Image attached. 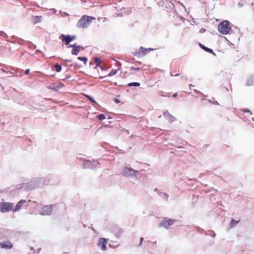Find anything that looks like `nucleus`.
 <instances>
[{"label": "nucleus", "mask_w": 254, "mask_h": 254, "mask_svg": "<svg viewBox=\"0 0 254 254\" xmlns=\"http://www.w3.org/2000/svg\"><path fill=\"white\" fill-rule=\"evenodd\" d=\"M108 243V239L105 238H100L98 242V245L101 247L102 251H105L107 249L106 245Z\"/></svg>", "instance_id": "nucleus-11"}, {"label": "nucleus", "mask_w": 254, "mask_h": 254, "mask_svg": "<svg viewBox=\"0 0 254 254\" xmlns=\"http://www.w3.org/2000/svg\"><path fill=\"white\" fill-rule=\"evenodd\" d=\"M43 184V180L39 178H34L30 182L24 185L25 188L28 190H34L40 187Z\"/></svg>", "instance_id": "nucleus-2"}, {"label": "nucleus", "mask_w": 254, "mask_h": 254, "mask_svg": "<svg viewBox=\"0 0 254 254\" xmlns=\"http://www.w3.org/2000/svg\"><path fill=\"white\" fill-rule=\"evenodd\" d=\"M100 164L96 160H86L84 163V166L86 168L93 169L94 168L97 167V166Z\"/></svg>", "instance_id": "nucleus-9"}, {"label": "nucleus", "mask_w": 254, "mask_h": 254, "mask_svg": "<svg viewBox=\"0 0 254 254\" xmlns=\"http://www.w3.org/2000/svg\"><path fill=\"white\" fill-rule=\"evenodd\" d=\"M178 148H182V147L179 146V147H178Z\"/></svg>", "instance_id": "nucleus-49"}, {"label": "nucleus", "mask_w": 254, "mask_h": 254, "mask_svg": "<svg viewBox=\"0 0 254 254\" xmlns=\"http://www.w3.org/2000/svg\"><path fill=\"white\" fill-rule=\"evenodd\" d=\"M117 64H118V66H121V64L120 63H119V62H118L117 63Z\"/></svg>", "instance_id": "nucleus-40"}, {"label": "nucleus", "mask_w": 254, "mask_h": 254, "mask_svg": "<svg viewBox=\"0 0 254 254\" xmlns=\"http://www.w3.org/2000/svg\"><path fill=\"white\" fill-rule=\"evenodd\" d=\"M0 33L3 34V36H5V37L7 36V35L5 33H4L3 32L0 31ZM0 35H2L0 34Z\"/></svg>", "instance_id": "nucleus-35"}, {"label": "nucleus", "mask_w": 254, "mask_h": 254, "mask_svg": "<svg viewBox=\"0 0 254 254\" xmlns=\"http://www.w3.org/2000/svg\"><path fill=\"white\" fill-rule=\"evenodd\" d=\"M244 112H246V113H250L251 114H252L251 111L250 110L248 109H243L242 110Z\"/></svg>", "instance_id": "nucleus-34"}, {"label": "nucleus", "mask_w": 254, "mask_h": 254, "mask_svg": "<svg viewBox=\"0 0 254 254\" xmlns=\"http://www.w3.org/2000/svg\"><path fill=\"white\" fill-rule=\"evenodd\" d=\"M64 85L62 83L53 84L52 85L49 86V88L58 91Z\"/></svg>", "instance_id": "nucleus-14"}, {"label": "nucleus", "mask_w": 254, "mask_h": 254, "mask_svg": "<svg viewBox=\"0 0 254 254\" xmlns=\"http://www.w3.org/2000/svg\"><path fill=\"white\" fill-rule=\"evenodd\" d=\"M231 28L230 26V22L228 20H224L219 24L218 26V31L223 35L229 33Z\"/></svg>", "instance_id": "nucleus-3"}, {"label": "nucleus", "mask_w": 254, "mask_h": 254, "mask_svg": "<svg viewBox=\"0 0 254 254\" xmlns=\"http://www.w3.org/2000/svg\"><path fill=\"white\" fill-rule=\"evenodd\" d=\"M175 222L176 220L174 219L165 218L160 221L159 227H164L167 229L170 226H172Z\"/></svg>", "instance_id": "nucleus-5"}, {"label": "nucleus", "mask_w": 254, "mask_h": 254, "mask_svg": "<svg viewBox=\"0 0 254 254\" xmlns=\"http://www.w3.org/2000/svg\"><path fill=\"white\" fill-rule=\"evenodd\" d=\"M54 207H55L54 204L43 206L39 212V214L41 215H50Z\"/></svg>", "instance_id": "nucleus-7"}, {"label": "nucleus", "mask_w": 254, "mask_h": 254, "mask_svg": "<svg viewBox=\"0 0 254 254\" xmlns=\"http://www.w3.org/2000/svg\"><path fill=\"white\" fill-rule=\"evenodd\" d=\"M130 69L132 70H140L139 68H138V67H133V66L131 67Z\"/></svg>", "instance_id": "nucleus-32"}, {"label": "nucleus", "mask_w": 254, "mask_h": 254, "mask_svg": "<svg viewBox=\"0 0 254 254\" xmlns=\"http://www.w3.org/2000/svg\"><path fill=\"white\" fill-rule=\"evenodd\" d=\"M95 18L93 16H90L84 15L79 20L77 26L79 28H86L89 26L93 19Z\"/></svg>", "instance_id": "nucleus-1"}, {"label": "nucleus", "mask_w": 254, "mask_h": 254, "mask_svg": "<svg viewBox=\"0 0 254 254\" xmlns=\"http://www.w3.org/2000/svg\"><path fill=\"white\" fill-rule=\"evenodd\" d=\"M87 97L88 98V99L91 102H92L93 103H96L95 100L94 99V98L90 96H89V95H87Z\"/></svg>", "instance_id": "nucleus-27"}, {"label": "nucleus", "mask_w": 254, "mask_h": 254, "mask_svg": "<svg viewBox=\"0 0 254 254\" xmlns=\"http://www.w3.org/2000/svg\"><path fill=\"white\" fill-rule=\"evenodd\" d=\"M61 37L62 38V41L65 44H68L70 42L74 40L76 38L75 36H70V35H65L64 34H62Z\"/></svg>", "instance_id": "nucleus-10"}, {"label": "nucleus", "mask_w": 254, "mask_h": 254, "mask_svg": "<svg viewBox=\"0 0 254 254\" xmlns=\"http://www.w3.org/2000/svg\"><path fill=\"white\" fill-rule=\"evenodd\" d=\"M154 49L153 48H145L143 47H141L140 48V51L138 52H136L133 54V55L137 58H140L141 57H143L146 55L150 51H153Z\"/></svg>", "instance_id": "nucleus-8"}, {"label": "nucleus", "mask_w": 254, "mask_h": 254, "mask_svg": "<svg viewBox=\"0 0 254 254\" xmlns=\"http://www.w3.org/2000/svg\"><path fill=\"white\" fill-rule=\"evenodd\" d=\"M81 46L79 45L77 46L71 52V54L74 55H77L80 51Z\"/></svg>", "instance_id": "nucleus-20"}, {"label": "nucleus", "mask_w": 254, "mask_h": 254, "mask_svg": "<svg viewBox=\"0 0 254 254\" xmlns=\"http://www.w3.org/2000/svg\"><path fill=\"white\" fill-rule=\"evenodd\" d=\"M36 52L37 53V52H40L41 51L39 50H36Z\"/></svg>", "instance_id": "nucleus-42"}, {"label": "nucleus", "mask_w": 254, "mask_h": 254, "mask_svg": "<svg viewBox=\"0 0 254 254\" xmlns=\"http://www.w3.org/2000/svg\"><path fill=\"white\" fill-rule=\"evenodd\" d=\"M26 202V200L24 199L20 200L16 205L15 208L13 210L14 212L18 211L21 208L22 206L24 203Z\"/></svg>", "instance_id": "nucleus-13"}, {"label": "nucleus", "mask_w": 254, "mask_h": 254, "mask_svg": "<svg viewBox=\"0 0 254 254\" xmlns=\"http://www.w3.org/2000/svg\"><path fill=\"white\" fill-rule=\"evenodd\" d=\"M180 4L185 8V10L186 11V8L185 7V5L182 3H181Z\"/></svg>", "instance_id": "nucleus-38"}, {"label": "nucleus", "mask_w": 254, "mask_h": 254, "mask_svg": "<svg viewBox=\"0 0 254 254\" xmlns=\"http://www.w3.org/2000/svg\"><path fill=\"white\" fill-rule=\"evenodd\" d=\"M246 86L254 85V75H252L248 77L245 83Z\"/></svg>", "instance_id": "nucleus-15"}, {"label": "nucleus", "mask_w": 254, "mask_h": 254, "mask_svg": "<svg viewBox=\"0 0 254 254\" xmlns=\"http://www.w3.org/2000/svg\"><path fill=\"white\" fill-rule=\"evenodd\" d=\"M237 5L239 8H242L244 6V3L243 2L240 1L238 3Z\"/></svg>", "instance_id": "nucleus-28"}, {"label": "nucleus", "mask_w": 254, "mask_h": 254, "mask_svg": "<svg viewBox=\"0 0 254 254\" xmlns=\"http://www.w3.org/2000/svg\"><path fill=\"white\" fill-rule=\"evenodd\" d=\"M140 86V83L139 82H131V83H129L127 84V86H136V87H137V86Z\"/></svg>", "instance_id": "nucleus-22"}, {"label": "nucleus", "mask_w": 254, "mask_h": 254, "mask_svg": "<svg viewBox=\"0 0 254 254\" xmlns=\"http://www.w3.org/2000/svg\"><path fill=\"white\" fill-rule=\"evenodd\" d=\"M0 247L5 249H10L12 248V244L10 242L0 243Z\"/></svg>", "instance_id": "nucleus-12"}, {"label": "nucleus", "mask_w": 254, "mask_h": 254, "mask_svg": "<svg viewBox=\"0 0 254 254\" xmlns=\"http://www.w3.org/2000/svg\"><path fill=\"white\" fill-rule=\"evenodd\" d=\"M178 75H179V74H175L174 76H178Z\"/></svg>", "instance_id": "nucleus-44"}, {"label": "nucleus", "mask_w": 254, "mask_h": 254, "mask_svg": "<svg viewBox=\"0 0 254 254\" xmlns=\"http://www.w3.org/2000/svg\"><path fill=\"white\" fill-rule=\"evenodd\" d=\"M240 219L237 220H236L234 219H232V220L231 221V222H230V224H229L230 227L233 228L234 227L236 226L240 222Z\"/></svg>", "instance_id": "nucleus-19"}, {"label": "nucleus", "mask_w": 254, "mask_h": 254, "mask_svg": "<svg viewBox=\"0 0 254 254\" xmlns=\"http://www.w3.org/2000/svg\"><path fill=\"white\" fill-rule=\"evenodd\" d=\"M13 204L10 202H1L0 203V211L2 213L9 212L12 210Z\"/></svg>", "instance_id": "nucleus-6"}, {"label": "nucleus", "mask_w": 254, "mask_h": 254, "mask_svg": "<svg viewBox=\"0 0 254 254\" xmlns=\"http://www.w3.org/2000/svg\"><path fill=\"white\" fill-rule=\"evenodd\" d=\"M97 118L100 121H102V120H104L106 118L105 115H104L103 114L99 115L97 116Z\"/></svg>", "instance_id": "nucleus-26"}, {"label": "nucleus", "mask_w": 254, "mask_h": 254, "mask_svg": "<svg viewBox=\"0 0 254 254\" xmlns=\"http://www.w3.org/2000/svg\"><path fill=\"white\" fill-rule=\"evenodd\" d=\"M195 91L196 92V93H198V91H197L196 90H195Z\"/></svg>", "instance_id": "nucleus-45"}, {"label": "nucleus", "mask_w": 254, "mask_h": 254, "mask_svg": "<svg viewBox=\"0 0 254 254\" xmlns=\"http://www.w3.org/2000/svg\"><path fill=\"white\" fill-rule=\"evenodd\" d=\"M143 240H144V239H143V237H141L140 238V242H139V244L138 245V247H140L142 245V242L143 241Z\"/></svg>", "instance_id": "nucleus-33"}, {"label": "nucleus", "mask_w": 254, "mask_h": 254, "mask_svg": "<svg viewBox=\"0 0 254 254\" xmlns=\"http://www.w3.org/2000/svg\"><path fill=\"white\" fill-rule=\"evenodd\" d=\"M65 61L69 62H70L71 61V60H65Z\"/></svg>", "instance_id": "nucleus-41"}, {"label": "nucleus", "mask_w": 254, "mask_h": 254, "mask_svg": "<svg viewBox=\"0 0 254 254\" xmlns=\"http://www.w3.org/2000/svg\"><path fill=\"white\" fill-rule=\"evenodd\" d=\"M69 77H70V76H69V75H66V78H69Z\"/></svg>", "instance_id": "nucleus-43"}, {"label": "nucleus", "mask_w": 254, "mask_h": 254, "mask_svg": "<svg viewBox=\"0 0 254 254\" xmlns=\"http://www.w3.org/2000/svg\"><path fill=\"white\" fill-rule=\"evenodd\" d=\"M77 59L81 61H83L85 64H86L87 62V59L86 57H79Z\"/></svg>", "instance_id": "nucleus-25"}, {"label": "nucleus", "mask_w": 254, "mask_h": 254, "mask_svg": "<svg viewBox=\"0 0 254 254\" xmlns=\"http://www.w3.org/2000/svg\"><path fill=\"white\" fill-rule=\"evenodd\" d=\"M202 96L206 97V96L205 95H204V94L202 95Z\"/></svg>", "instance_id": "nucleus-47"}, {"label": "nucleus", "mask_w": 254, "mask_h": 254, "mask_svg": "<svg viewBox=\"0 0 254 254\" xmlns=\"http://www.w3.org/2000/svg\"><path fill=\"white\" fill-rule=\"evenodd\" d=\"M115 102H116V103H120V101L119 99H115Z\"/></svg>", "instance_id": "nucleus-37"}, {"label": "nucleus", "mask_w": 254, "mask_h": 254, "mask_svg": "<svg viewBox=\"0 0 254 254\" xmlns=\"http://www.w3.org/2000/svg\"><path fill=\"white\" fill-rule=\"evenodd\" d=\"M118 70L113 69L108 74V76H111L115 75Z\"/></svg>", "instance_id": "nucleus-24"}, {"label": "nucleus", "mask_w": 254, "mask_h": 254, "mask_svg": "<svg viewBox=\"0 0 254 254\" xmlns=\"http://www.w3.org/2000/svg\"><path fill=\"white\" fill-rule=\"evenodd\" d=\"M208 102L210 103H212L213 105H219V104L218 103L217 101H214L213 102H212L211 100H208Z\"/></svg>", "instance_id": "nucleus-29"}, {"label": "nucleus", "mask_w": 254, "mask_h": 254, "mask_svg": "<svg viewBox=\"0 0 254 254\" xmlns=\"http://www.w3.org/2000/svg\"><path fill=\"white\" fill-rule=\"evenodd\" d=\"M162 196L163 198H165V199H168V196H169V195H168L167 194H166V193H162Z\"/></svg>", "instance_id": "nucleus-30"}, {"label": "nucleus", "mask_w": 254, "mask_h": 254, "mask_svg": "<svg viewBox=\"0 0 254 254\" xmlns=\"http://www.w3.org/2000/svg\"><path fill=\"white\" fill-rule=\"evenodd\" d=\"M164 115L165 117L168 118V120L170 122H173L175 120L174 117L172 116L168 111H165L164 113Z\"/></svg>", "instance_id": "nucleus-17"}, {"label": "nucleus", "mask_w": 254, "mask_h": 254, "mask_svg": "<svg viewBox=\"0 0 254 254\" xmlns=\"http://www.w3.org/2000/svg\"><path fill=\"white\" fill-rule=\"evenodd\" d=\"M138 173V171L134 170L128 166L124 167L122 171L123 175L126 177H135Z\"/></svg>", "instance_id": "nucleus-4"}, {"label": "nucleus", "mask_w": 254, "mask_h": 254, "mask_svg": "<svg viewBox=\"0 0 254 254\" xmlns=\"http://www.w3.org/2000/svg\"><path fill=\"white\" fill-rule=\"evenodd\" d=\"M94 62L97 64V65H99L102 62V61L100 58L96 57L94 58Z\"/></svg>", "instance_id": "nucleus-23"}, {"label": "nucleus", "mask_w": 254, "mask_h": 254, "mask_svg": "<svg viewBox=\"0 0 254 254\" xmlns=\"http://www.w3.org/2000/svg\"><path fill=\"white\" fill-rule=\"evenodd\" d=\"M199 46H200V48L201 49H203L206 52H208L209 53H212V54H214V53H213V50L211 49H210V48H208L205 47L204 45H202L201 43H199Z\"/></svg>", "instance_id": "nucleus-18"}, {"label": "nucleus", "mask_w": 254, "mask_h": 254, "mask_svg": "<svg viewBox=\"0 0 254 254\" xmlns=\"http://www.w3.org/2000/svg\"><path fill=\"white\" fill-rule=\"evenodd\" d=\"M68 15V14L65 13V15Z\"/></svg>", "instance_id": "nucleus-46"}, {"label": "nucleus", "mask_w": 254, "mask_h": 254, "mask_svg": "<svg viewBox=\"0 0 254 254\" xmlns=\"http://www.w3.org/2000/svg\"><path fill=\"white\" fill-rule=\"evenodd\" d=\"M30 249H31V250H33V247H31Z\"/></svg>", "instance_id": "nucleus-48"}, {"label": "nucleus", "mask_w": 254, "mask_h": 254, "mask_svg": "<svg viewBox=\"0 0 254 254\" xmlns=\"http://www.w3.org/2000/svg\"><path fill=\"white\" fill-rule=\"evenodd\" d=\"M54 68H55V70H56V71H57V72H60L62 70V66L59 64H55L54 65Z\"/></svg>", "instance_id": "nucleus-21"}, {"label": "nucleus", "mask_w": 254, "mask_h": 254, "mask_svg": "<svg viewBox=\"0 0 254 254\" xmlns=\"http://www.w3.org/2000/svg\"><path fill=\"white\" fill-rule=\"evenodd\" d=\"M43 17L42 16H34L33 17V24H36L38 23L41 22L43 20Z\"/></svg>", "instance_id": "nucleus-16"}, {"label": "nucleus", "mask_w": 254, "mask_h": 254, "mask_svg": "<svg viewBox=\"0 0 254 254\" xmlns=\"http://www.w3.org/2000/svg\"><path fill=\"white\" fill-rule=\"evenodd\" d=\"M177 93H175L173 95V97H176L177 96Z\"/></svg>", "instance_id": "nucleus-39"}, {"label": "nucleus", "mask_w": 254, "mask_h": 254, "mask_svg": "<svg viewBox=\"0 0 254 254\" xmlns=\"http://www.w3.org/2000/svg\"><path fill=\"white\" fill-rule=\"evenodd\" d=\"M77 45H76V44H70L68 45V48H75L76 47H77Z\"/></svg>", "instance_id": "nucleus-31"}, {"label": "nucleus", "mask_w": 254, "mask_h": 254, "mask_svg": "<svg viewBox=\"0 0 254 254\" xmlns=\"http://www.w3.org/2000/svg\"><path fill=\"white\" fill-rule=\"evenodd\" d=\"M29 69H26L25 71V74H28L29 73Z\"/></svg>", "instance_id": "nucleus-36"}]
</instances>
